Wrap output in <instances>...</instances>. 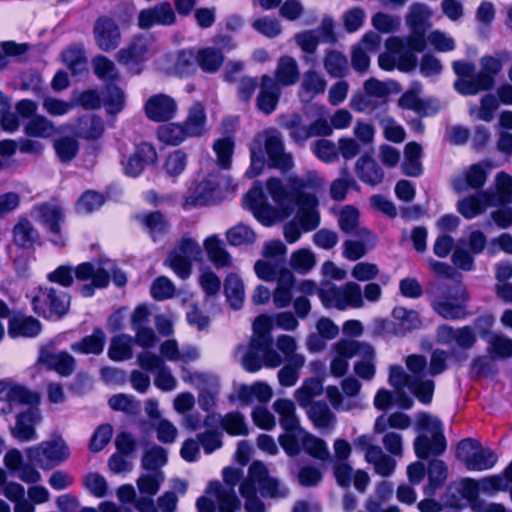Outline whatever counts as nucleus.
<instances>
[{"mask_svg": "<svg viewBox=\"0 0 512 512\" xmlns=\"http://www.w3.org/2000/svg\"><path fill=\"white\" fill-rule=\"evenodd\" d=\"M198 66L206 73H216L224 62L223 52L216 47H204L197 51Z\"/></svg>", "mask_w": 512, "mask_h": 512, "instance_id": "473e14b6", "label": "nucleus"}, {"mask_svg": "<svg viewBox=\"0 0 512 512\" xmlns=\"http://www.w3.org/2000/svg\"><path fill=\"white\" fill-rule=\"evenodd\" d=\"M480 71L471 81H458L455 90L463 96H473L480 91H490L494 88L496 77L502 71V61L490 54L483 55L480 60Z\"/></svg>", "mask_w": 512, "mask_h": 512, "instance_id": "20e7f679", "label": "nucleus"}, {"mask_svg": "<svg viewBox=\"0 0 512 512\" xmlns=\"http://www.w3.org/2000/svg\"><path fill=\"white\" fill-rule=\"evenodd\" d=\"M289 193L290 198H292L294 209L298 204H311L314 203L317 196L313 193H307L304 189L307 187V181L304 179L294 176L289 179Z\"/></svg>", "mask_w": 512, "mask_h": 512, "instance_id": "09e8293b", "label": "nucleus"}, {"mask_svg": "<svg viewBox=\"0 0 512 512\" xmlns=\"http://www.w3.org/2000/svg\"><path fill=\"white\" fill-rule=\"evenodd\" d=\"M224 295L231 308L238 310L242 308L245 298L244 284L242 279L235 273H230L224 280Z\"/></svg>", "mask_w": 512, "mask_h": 512, "instance_id": "7c9ffc66", "label": "nucleus"}, {"mask_svg": "<svg viewBox=\"0 0 512 512\" xmlns=\"http://www.w3.org/2000/svg\"><path fill=\"white\" fill-rule=\"evenodd\" d=\"M219 184L211 179H203L195 184L185 196L183 207H203L214 203L219 192Z\"/></svg>", "mask_w": 512, "mask_h": 512, "instance_id": "dca6fc26", "label": "nucleus"}, {"mask_svg": "<svg viewBox=\"0 0 512 512\" xmlns=\"http://www.w3.org/2000/svg\"><path fill=\"white\" fill-rule=\"evenodd\" d=\"M347 306L360 308L363 306V295L360 286L354 282H348L343 287L341 297L337 299L335 307L339 310L346 309Z\"/></svg>", "mask_w": 512, "mask_h": 512, "instance_id": "a19ab883", "label": "nucleus"}, {"mask_svg": "<svg viewBox=\"0 0 512 512\" xmlns=\"http://www.w3.org/2000/svg\"><path fill=\"white\" fill-rule=\"evenodd\" d=\"M299 77L300 72L296 60L290 56L281 57L275 70V82L278 85L290 86L295 84Z\"/></svg>", "mask_w": 512, "mask_h": 512, "instance_id": "2f4dec72", "label": "nucleus"}, {"mask_svg": "<svg viewBox=\"0 0 512 512\" xmlns=\"http://www.w3.org/2000/svg\"><path fill=\"white\" fill-rule=\"evenodd\" d=\"M319 204L318 198L315 199L314 203L309 204H298L297 219L300 227L305 232L314 231L320 224V213L317 210Z\"/></svg>", "mask_w": 512, "mask_h": 512, "instance_id": "e433bc0d", "label": "nucleus"}, {"mask_svg": "<svg viewBox=\"0 0 512 512\" xmlns=\"http://www.w3.org/2000/svg\"><path fill=\"white\" fill-rule=\"evenodd\" d=\"M135 219L149 233L153 241H157L170 229L169 219L160 210L138 213Z\"/></svg>", "mask_w": 512, "mask_h": 512, "instance_id": "a211bd4d", "label": "nucleus"}, {"mask_svg": "<svg viewBox=\"0 0 512 512\" xmlns=\"http://www.w3.org/2000/svg\"><path fill=\"white\" fill-rule=\"evenodd\" d=\"M177 108L175 99L164 93L152 95L144 104L146 117L157 123L172 120L176 116Z\"/></svg>", "mask_w": 512, "mask_h": 512, "instance_id": "9b49d317", "label": "nucleus"}, {"mask_svg": "<svg viewBox=\"0 0 512 512\" xmlns=\"http://www.w3.org/2000/svg\"><path fill=\"white\" fill-rule=\"evenodd\" d=\"M90 281V283L83 284L79 287L78 290L82 297H93L95 294V289L106 288L110 283V274L106 269L98 267L97 276Z\"/></svg>", "mask_w": 512, "mask_h": 512, "instance_id": "052dcab7", "label": "nucleus"}, {"mask_svg": "<svg viewBox=\"0 0 512 512\" xmlns=\"http://www.w3.org/2000/svg\"><path fill=\"white\" fill-rule=\"evenodd\" d=\"M166 450L161 446H153L142 457V467L148 471H156L167 463Z\"/></svg>", "mask_w": 512, "mask_h": 512, "instance_id": "603ef678", "label": "nucleus"}, {"mask_svg": "<svg viewBox=\"0 0 512 512\" xmlns=\"http://www.w3.org/2000/svg\"><path fill=\"white\" fill-rule=\"evenodd\" d=\"M63 63L73 75L81 73L86 64L84 49L81 46H69L61 52Z\"/></svg>", "mask_w": 512, "mask_h": 512, "instance_id": "c03bdc74", "label": "nucleus"}, {"mask_svg": "<svg viewBox=\"0 0 512 512\" xmlns=\"http://www.w3.org/2000/svg\"><path fill=\"white\" fill-rule=\"evenodd\" d=\"M498 461L497 454L490 448L480 447L476 449L472 457L468 460L466 466L469 471H484L489 470L495 466Z\"/></svg>", "mask_w": 512, "mask_h": 512, "instance_id": "c9c22d12", "label": "nucleus"}, {"mask_svg": "<svg viewBox=\"0 0 512 512\" xmlns=\"http://www.w3.org/2000/svg\"><path fill=\"white\" fill-rule=\"evenodd\" d=\"M123 173L130 178L139 177L146 167L156 166L158 152L156 147L148 142L141 141L135 145L134 151L122 162Z\"/></svg>", "mask_w": 512, "mask_h": 512, "instance_id": "6e6552de", "label": "nucleus"}, {"mask_svg": "<svg viewBox=\"0 0 512 512\" xmlns=\"http://www.w3.org/2000/svg\"><path fill=\"white\" fill-rule=\"evenodd\" d=\"M447 473L448 469L443 460L432 459L428 464V485L425 489V492L428 494V489L431 492H434L435 490L441 488L447 478Z\"/></svg>", "mask_w": 512, "mask_h": 512, "instance_id": "37998d69", "label": "nucleus"}, {"mask_svg": "<svg viewBox=\"0 0 512 512\" xmlns=\"http://www.w3.org/2000/svg\"><path fill=\"white\" fill-rule=\"evenodd\" d=\"M468 295L461 293L459 298L452 296L441 297L433 301L432 307L437 315L446 320H459L468 316Z\"/></svg>", "mask_w": 512, "mask_h": 512, "instance_id": "4468645a", "label": "nucleus"}, {"mask_svg": "<svg viewBox=\"0 0 512 512\" xmlns=\"http://www.w3.org/2000/svg\"><path fill=\"white\" fill-rule=\"evenodd\" d=\"M175 22L176 15L168 1L143 9L138 14V26L143 30H148L154 25L170 26Z\"/></svg>", "mask_w": 512, "mask_h": 512, "instance_id": "f8f14e48", "label": "nucleus"}, {"mask_svg": "<svg viewBox=\"0 0 512 512\" xmlns=\"http://www.w3.org/2000/svg\"><path fill=\"white\" fill-rule=\"evenodd\" d=\"M392 316L399 322L396 324V334H406L418 327L419 319L418 313L414 310H408L404 307H395L392 311Z\"/></svg>", "mask_w": 512, "mask_h": 512, "instance_id": "79ce46f5", "label": "nucleus"}, {"mask_svg": "<svg viewBox=\"0 0 512 512\" xmlns=\"http://www.w3.org/2000/svg\"><path fill=\"white\" fill-rule=\"evenodd\" d=\"M206 121V111L202 102L195 101L189 108L185 120L181 123L191 138H197L204 134Z\"/></svg>", "mask_w": 512, "mask_h": 512, "instance_id": "393cba45", "label": "nucleus"}, {"mask_svg": "<svg viewBox=\"0 0 512 512\" xmlns=\"http://www.w3.org/2000/svg\"><path fill=\"white\" fill-rule=\"evenodd\" d=\"M496 191L499 200L503 203L512 201V176L504 171L496 175Z\"/></svg>", "mask_w": 512, "mask_h": 512, "instance_id": "774afa93", "label": "nucleus"}, {"mask_svg": "<svg viewBox=\"0 0 512 512\" xmlns=\"http://www.w3.org/2000/svg\"><path fill=\"white\" fill-rule=\"evenodd\" d=\"M309 417L316 426L328 427L331 424L334 415L326 402L316 401L312 403L310 407Z\"/></svg>", "mask_w": 512, "mask_h": 512, "instance_id": "4d7b16f0", "label": "nucleus"}, {"mask_svg": "<svg viewBox=\"0 0 512 512\" xmlns=\"http://www.w3.org/2000/svg\"><path fill=\"white\" fill-rule=\"evenodd\" d=\"M344 174L347 177H341L335 179L330 185V196L334 201H343L350 188L358 187L356 181L348 175L346 168H344Z\"/></svg>", "mask_w": 512, "mask_h": 512, "instance_id": "bf43d9fd", "label": "nucleus"}, {"mask_svg": "<svg viewBox=\"0 0 512 512\" xmlns=\"http://www.w3.org/2000/svg\"><path fill=\"white\" fill-rule=\"evenodd\" d=\"M150 293L156 301L167 300L173 297L175 286L166 276H159L153 281Z\"/></svg>", "mask_w": 512, "mask_h": 512, "instance_id": "680f3d73", "label": "nucleus"}, {"mask_svg": "<svg viewBox=\"0 0 512 512\" xmlns=\"http://www.w3.org/2000/svg\"><path fill=\"white\" fill-rule=\"evenodd\" d=\"M250 165L245 175L249 178L259 176L266 165L273 169L289 171L293 167L291 154L285 152L284 143L279 134H269L263 139L262 135H256L250 145Z\"/></svg>", "mask_w": 512, "mask_h": 512, "instance_id": "f257e3e1", "label": "nucleus"}, {"mask_svg": "<svg viewBox=\"0 0 512 512\" xmlns=\"http://www.w3.org/2000/svg\"><path fill=\"white\" fill-rule=\"evenodd\" d=\"M54 132V126L45 116L35 115L25 126V134L34 138H47Z\"/></svg>", "mask_w": 512, "mask_h": 512, "instance_id": "8fccbe9b", "label": "nucleus"}, {"mask_svg": "<svg viewBox=\"0 0 512 512\" xmlns=\"http://www.w3.org/2000/svg\"><path fill=\"white\" fill-rule=\"evenodd\" d=\"M197 440L202 445L205 454H211L223 445L219 430H206L197 434Z\"/></svg>", "mask_w": 512, "mask_h": 512, "instance_id": "338daca9", "label": "nucleus"}, {"mask_svg": "<svg viewBox=\"0 0 512 512\" xmlns=\"http://www.w3.org/2000/svg\"><path fill=\"white\" fill-rule=\"evenodd\" d=\"M148 47L141 35L134 36L127 47L118 52V61L126 65H138L143 62Z\"/></svg>", "mask_w": 512, "mask_h": 512, "instance_id": "c756f323", "label": "nucleus"}, {"mask_svg": "<svg viewBox=\"0 0 512 512\" xmlns=\"http://www.w3.org/2000/svg\"><path fill=\"white\" fill-rule=\"evenodd\" d=\"M106 335L101 327H95L91 335L83 337L80 341L71 344V350L77 354L99 355L103 352Z\"/></svg>", "mask_w": 512, "mask_h": 512, "instance_id": "4be33fe9", "label": "nucleus"}, {"mask_svg": "<svg viewBox=\"0 0 512 512\" xmlns=\"http://www.w3.org/2000/svg\"><path fill=\"white\" fill-rule=\"evenodd\" d=\"M244 209L249 210L255 219L265 227L272 226L277 218L279 210L271 206L265 195L263 187L256 182L243 196Z\"/></svg>", "mask_w": 512, "mask_h": 512, "instance_id": "0eeeda50", "label": "nucleus"}, {"mask_svg": "<svg viewBox=\"0 0 512 512\" xmlns=\"http://www.w3.org/2000/svg\"><path fill=\"white\" fill-rule=\"evenodd\" d=\"M156 131L157 139L167 145L177 147L186 139L191 138L181 122H163Z\"/></svg>", "mask_w": 512, "mask_h": 512, "instance_id": "b1692460", "label": "nucleus"}, {"mask_svg": "<svg viewBox=\"0 0 512 512\" xmlns=\"http://www.w3.org/2000/svg\"><path fill=\"white\" fill-rule=\"evenodd\" d=\"M221 427L230 436H247L249 433L244 416L238 411L228 412L221 419Z\"/></svg>", "mask_w": 512, "mask_h": 512, "instance_id": "49530a36", "label": "nucleus"}, {"mask_svg": "<svg viewBox=\"0 0 512 512\" xmlns=\"http://www.w3.org/2000/svg\"><path fill=\"white\" fill-rule=\"evenodd\" d=\"M266 188L272 200L276 203L282 217H289L294 212V205L292 198H290L289 189L282 180L277 177H271L266 182Z\"/></svg>", "mask_w": 512, "mask_h": 512, "instance_id": "aec40b11", "label": "nucleus"}, {"mask_svg": "<svg viewBox=\"0 0 512 512\" xmlns=\"http://www.w3.org/2000/svg\"><path fill=\"white\" fill-rule=\"evenodd\" d=\"M40 217L43 225L52 235L51 242L57 247H64L66 240L61 233V225L65 215L61 207L49 203H42L39 207Z\"/></svg>", "mask_w": 512, "mask_h": 512, "instance_id": "ddd939ff", "label": "nucleus"}, {"mask_svg": "<svg viewBox=\"0 0 512 512\" xmlns=\"http://www.w3.org/2000/svg\"><path fill=\"white\" fill-rule=\"evenodd\" d=\"M281 89L275 80L268 74L260 78L259 93L256 97V107L265 115L272 114L279 103Z\"/></svg>", "mask_w": 512, "mask_h": 512, "instance_id": "2eb2a0df", "label": "nucleus"}, {"mask_svg": "<svg viewBox=\"0 0 512 512\" xmlns=\"http://www.w3.org/2000/svg\"><path fill=\"white\" fill-rule=\"evenodd\" d=\"M227 242L234 247L252 244L255 241V233L248 226L238 224L226 232Z\"/></svg>", "mask_w": 512, "mask_h": 512, "instance_id": "3c124183", "label": "nucleus"}, {"mask_svg": "<svg viewBox=\"0 0 512 512\" xmlns=\"http://www.w3.org/2000/svg\"><path fill=\"white\" fill-rule=\"evenodd\" d=\"M339 227L344 233L353 232L359 224V211L352 205L345 206L339 215Z\"/></svg>", "mask_w": 512, "mask_h": 512, "instance_id": "69168bd1", "label": "nucleus"}, {"mask_svg": "<svg viewBox=\"0 0 512 512\" xmlns=\"http://www.w3.org/2000/svg\"><path fill=\"white\" fill-rule=\"evenodd\" d=\"M415 428L420 432H430L432 439L420 433L414 440V451L419 459L426 460L430 455L440 456L447 449V440L444 435L443 423L427 412H418Z\"/></svg>", "mask_w": 512, "mask_h": 512, "instance_id": "f03ea898", "label": "nucleus"}, {"mask_svg": "<svg viewBox=\"0 0 512 512\" xmlns=\"http://www.w3.org/2000/svg\"><path fill=\"white\" fill-rule=\"evenodd\" d=\"M84 486L89 492L97 497L102 498L106 496L108 491V484L103 475L98 472H89L84 477Z\"/></svg>", "mask_w": 512, "mask_h": 512, "instance_id": "0e129e2a", "label": "nucleus"}, {"mask_svg": "<svg viewBox=\"0 0 512 512\" xmlns=\"http://www.w3.org/2000/svg\"><path fill=\"white\" fill-rule=\"evenodd\" d=\"M104 131V121L100 116H83L78 119L75 135L81 139L96 141L103 136Z\"/></svg>", "mask_w": 512, "mask_h": 512, "instance_id": "a878e982", "label": "nucleus"}, {"mask_svg": "<svg viewBox=\"0 0 512 512\" xmlns=\"http://www.w3.org/2000/svg\"><path fill=\"white\" fill-rule=\"evenodd\" d=\"M324 68L335 78H343L347 74L348 60L344 54L337 50H329L324 57Z\"/></svg>", "mask_w": 512, "mask_h": 512, "instance_id": "ea45409f", "label": "nucleus"}, {"mask_svg": "<svg viewBox=\"0 0 512 512\" xmlns=\"http://www.w3.org/2000/svg\"><path fill=\"white\" fill-rule=\"evenodd\" d=\"M5 400L10 406L16 403L30 406V408H36L41 398L38 392L30 390L22 384L13 383L8 388Z\"/></svg>", "mask_w": 512, "mask_h": 512, "instance_id": "c85d7f7f", "label": "nucleus"}, {"mask_svg": "<svg viewBox=\"0 0 512 512\" xmlns=\"http://www.w3.org/2000/svg\"><path fill=\"white\" fill-rule=\"evenodd\" d=\"M69 296L53 287L39 286L32 298L33 311L45 319H61L69 311Z\"/></svg>", "mask_w": 512, "mask_h": 512, "instance_id": "39448f33", "label": "nucleus"}, {"mask_svg": "<svg viewBox=\"0 0 512 512\" xmlns=\"http://www.w3.org/2000/svg\"><path fill=\"white\" fill-rule=\"evenodd\" d=\"M358 178L365 184L375 186L383 181L384 172L376 160L364 154L358 158L355 164Z\"/></svg>", "mask_w": 512, "mask_h": 512, "instance_id": "412c9836", "label": "nucleus"}, {"mask_svg": "<svg viewBox=\"0 0 512 512\" xmlns=\"http://www.w3.org/2000/svg\"><path fill=\"white\" fill-rule=\"evenodd\" d=\"M26 455L30 462L41 469L51 470L65 462L70 457V451L67 443L59 437L56 440L42 441L29 447Z\"/></svg>", "mask_w": 512, "mask_h": 512, "instance_id": "423d86ee", "label": "nucleus"}, {"mask_svg": "<svg viewBox=\"0 0 512 512\" xmlns=\"http://www.w3.org/2000/svg\"><path fill=\"white\" fill-rule=\"evenodd\" d=\"M302 445L304 451L314 459L325 461L330 456L325 440L320 437L305 433Z\"/></svg>", "mask_w": 512, "mask_h": 512, "instance_id": "de8ad7c7", "label": "nucleus"}, {"mask_svg": "<svg viewBox=\"0 0 512 512\" xmlns=\"http://www.w3.org/2000/svg\"><path fill=\"white\" fill-rule=\"evenodd\" d=\"M235 142L232 137L217 138L213 142V150L222 169H229L232 165Z\"/></svg>", "mask_w": 512, "mask_h": 512, "instance_id": "a18cd8bd", "label": "nucleus"}, {"mask_svg": "<svg viewBox=\"0 0 512 512\" xmlns=\"http://www.w3.org/2000/svg\"><path fill=\"white\" fill-rule=\"evenodd\" d=\"M40 420V414L37 408H28L16 416V423L11 428L12 436L20 442H30L37 439L35 429L36 423Z\"/></svg>", "mask_w": 512, "mask_h": 512, "instance_id": "f3484780", "label": "nucleus"}, {"mask_svg": "<svg viewBox=\"0 0 512 512\" xmlns=\"http://www.w3.org/2000/svg\"><path fill=\"white\" fill-rule=\"evenodd\" d=\"M204 248L208 259L217 267H229L232 263L231 255L224 248L217 235H210L204 240Z\"/></svg>", "mask_w": 512, "mask_h": 512, "instance_id": "cd10ccee", "label": "nucleus"}, {"mask_svg": "<svg viewBox=\"0 0 512 512\" xmlns=\"http://www.w3.org/2000/svg\"><path fill=\"white\" fill-rule=\"evenodd\" d=\"M435 389L433 380H421L413 378L409 385V390L423 404H429L432 401Z\"/></svg>", "mask_w": 512, "mask_h": 512, "instance_id": "5fc2aeb1", "label": "nucleus"}, {"mask_svg": "<svg viewBox=\"0 0 512 512\" xmlns=\"http://www.w3.org/2000/svg\"><path fill=\"white\" fill-rule=\"evenodd\" d=\"M457 210L465 219L470 220L484 210V202L481 197L470 195L458 201Z\"/></svg>", "mask_w": 512, "mask_h": 512, "instance_id": "864d4df0", "label": "nucleus"}, {"mask_svg": "<svg viewBox=\"0 0 512 512\" xmlns=\"http://www.w3.org/2000/svg\"><path fill=\"white\" fill-rule=\"evenodd\" d=\"M106 196L96 190L84 191L75 203L77 213L92 214L101 209L106 202Z\"/></svg>", "mask_w": 512, "mask_h": 512, "instance_id": "f704fd0d", "label": "nucleus"}, {"mask_svg": "<svg viewBox=\"0 0 512 512\" xmlns=\"http://www.w3.org/2000/svg\"><path fill=\"white\" fill-rule=\"evenodd\" d=\"M93 34L98 48L103 52L115 50L121 41L119 26L109 16H100L96 19Z\"/></svg>", "mask_w": 512, "mask_h": 512, "instance_id": "9d476101", "label": "nucleus"}, {"mask_svg": "<svg viewBox=\"0 0 512 512\" xmlns=\"http://www.w3.org/2000/svg\"><path fill=\"white\" fill-rule=\"evenodd\" d=\"M316 259L314 254L307 249H300L291 256L290 265L294 271L306 274L315 265Z\"/></svg>", "mask_w": 512, "mask_h": 512, "instance_id": "13d9d810", "label": "nucleus"}, {"mask_svg": "<svg viewBox=\"0 0 512 512\" xmlns=\"http://www.w3.org/2000/svg\"><path fill=\"white\" fill-rule=\"evenodd\" d=\"M188 165V154L183 149H176L169 152L163 161L161 170L164 176L173 183L177 182L183 175Z\"/></svg>", "mask_w": 512, "mask_h": 512, "instance_id": "5701e85b", "label": "nucleus"}, {"mask_svg": "<svg viewBox=\"0 0 512 512\" xmlns=\"http://www.w3.org/2000/svg\"><path fill=\"white\" fill-rule=\"evenodd\" d=\"M113 434V428L110 424L105 423L99 425L93 432L89 441V450L92 453L102 451L110 442Z\"/></svg>", "mask_w": 512, "mask_h": 512, "instance_id": "6e6d98bb", "label": "nucleus"}, {"mask_svg": "<svg viewBox=\"0 0 512 512\" xmlns=\"http://www.w3.org/2000/svg\"><path fill=\"white\" fill-rule=\"evenodd\" d=\"M53 147L61 163L71 162L79 152V142L75 137L63 135L56 138Z\"/></svg>", "mask_w": 512, "mask_h": 512, "instance_id": "58836bf2", "label": "nucleus"}, {"mask_svg": "<svg viewBox=\"0 0 512 512\" xmlns=\"http://www.w3.org/2000/svg\"><path fill=\"white\" fill-rule=\"evenodd\" d=\"M132 337L127 334H119L112 337L108 349V357L112 361L120 362L132 357Z\"/></svg>", "mask_w": 512, "mask_h": 512, "instance_id": "4c0bfd02", "label": "nucleus"}, {"mask_svg": "<svg viewBox=\"0 0 512 512\" xmlns=\"http://www.w3.org/2000/svg\"><path fill=\"white\" fill-rule=\"evenodd\" d=\"M427 7L422 3H414L411 6V16L408 18V23L411 27L412 34L405 40L399 36H391L386 39V50L396 54L408 53L415 55V53L423 52L426 48L425 39V20L423 14L426 12Z\"/></svg>", "mask_w": 512, "mask_h": 512, "instance_id": "7ed1b4c3", "label": "nucleus"}, {"mask_svg": "<svg viewBox=\"0 0 512 512\" xmlns=\"http://www.w3.org/2000/svg\"><path fill=\"white\" fill-rule=\"evenodd\" d=\"M102 103L107 116L116 117L126 106L124 91L116 84H108Z\"/></svg>", "mask_w": 512, "mask_h": 512, "instance_id": "72a5a7b5", "label": "nucleus"}, {"mask_svg": "<svg viewBox=\"0 0 512 512\" xmlns=\"http://www.w3.org/2000/svg\"><path fill=\"white\" fill-rule=\"evenodd\" d=\"M378 65L384 71L398 69L400 72L409 73L416 69L418 59L416 55L396 54L387 50L378 56Z\"/></svg>", "mask_w": 512, "mask_h": 512, "instance_id": "6ab92c4d", "label": "nucleus"}, {"mask_svg": "<svg viewBox=\"0 0 512 512\" xmlns=\"http://www.w3.org/2000/svg\"><path fill=\"white\" fill-rule=\"evenodd\" d=\"M7 322V334L11 339H32L42 332V323L34 316L26 315L21 311L12 310L9 307Z\"/></svg>", "mask_w": 512, "mask_h": 512, "instance_id": "1a4fd4ad", "label": "nucleus"}, {"mask_svg": "<svg viewBox=\"0 0 512 512\" xmlns=\"http://www.w3.org/2000/svg\"><path fill=\"white\" fill-rule=\"evenodd\" d=\"M12 234L14 245L23 250L32 248L39 238L38 231L27 218H21L15 224Z\"/></svg>", "mask_w": 512, "mask_h": 512, "instance_id": "bb28decb", "label": "nucleus"}, {"mask_svg": "<svg viewBox=\"0 0 512 512\" xmlns=\"http://www.w3.org/2000/svg\"><path fill=\"white\" fill-rule=\"evenodd\" d=\"M198 65L197 53L191 50H180L176 57L175 68L180 75L190 76L196 72Z\"/></svg>", "mask_w": 512, "mask_h": 512, "instance_id": "e2e57ef3", "label": "nucleus"}]
</instances>
